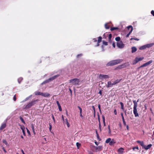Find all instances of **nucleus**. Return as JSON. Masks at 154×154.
<instances>
[{
  "instance_id": "obj_55",
  "label": "nucleus",
  "mask_w": 154,
  "mask_h": 154,
  "mask_svg": "<svg viewBox=\"0 0 154 154\" xmlns=\"http://www.w3.org/2000/svg\"><path fill=\"white\" fill-rule=\"evenodd\" d=\"M123 122L124 125L125 126L126 125V123L125 121H123Z\"/></svg>"
},
{
  "instance_id": "obj_41",
  "label": "nucleus",
  "mask_w": 154,
  "mask_h": 154,
  "mask_svg": "<svg viewBox=\"0 0 154 154\" xmlns=\"http://www.w3.org/2000/svg\"><path fill=\"white\" fill-rule=\"evenodd\" d=\"M135 149H136L137 150L139 149V148L138 146H136L135 147H134L132 148V149L133 150H134Z\"/></svg>"
},
{
  "instance_id": "obj_23",
  "label": "nucleus",
  "mask_w": 154,
  "mask_h": 154,
  "mask_svg": "<svg viewBox=\"0 0 154 154\" xmlns=\"http://www.w3.org/2000/svg\"><path fill=\"white\" fill-rule=\"evenodd\" d=\"M56 102L57 104V106L59 107V110L60 111H61L62 110V109L59 102L58 101H57Z\"/></svg>"
},
{
  "instance_id": "obj_42",
  "label": "nucleus",
  "mask_w": 154,
  "mask_h": 154,
  "mask_svg": "<svg viewBox=\"0 0 154 154\" xmlns=\"http://www.w3.org/2000/svg\"><path fill=\"white\" fill-rule=\"evenodd\" d=\"M103 45H108V43L106 42L103 41Z\"/></svg>"
},
{
  "instance_id": "obj_9",
  "label": "nucleus",
  "mask_w": 154,
  "mask_h": 154,
  "mask_svg": "<svg viewBox=\"0 0 154 154\" xmlns=\"http://www.w3.org/2000/svg\"><path fill=\"white\" fill-rule=\"evenodd\" d=\"M94 147L95 148L96 152H97L99 151H101L102 150L103 146H94Z\"/></svg>"
},
{
  "instance_id": "obj_24",
  "label": "nucleus",
  "mask_w": 154,
  "mask_h": 154,
  "mask_svg": "<svg viewBox=\"0 0 154 154\" xmlns=\"http://www.w3.org/2000/svg\"><path fill=\"white\" fill-rule=\"evenodd\" d=\"M153 62V61L152 60H150V61L147 62L145 63L146 65L147 66L149 65Z\"/></svg>"
},
{
  "instance_id": "obj_28",
  "label": "nucleus",
  "mask_w": 154,
  "mask_h": 154,
  "mask_svg": "<svg viewBox=\"0 0 154 154\" xmlns=\"http://www.w3.org/2000/svg\"><path fill=\"white\" fill-rule=\"evenodd\" d=\"M31 125V128H32V131L34 134H35L34 125L33 124H32Z\"/></svg>"
},
{
  "instance_id": "obj_37",
  "label": "nucleus",
  "mask_w": 154,
  "mask_h": 154,
  "mask_svg": "<svg viewBox=\"0 0 154 154\" xmlns=\"http://www.w3.org/2000/svg\"><path fill=\"white\" fill-rule=\"evenodd\" d=\"M32 95H31L30 96H29V97H26V99L24 100V101H27V100H28L31 97H32Z\"/></svg>"
},
{
  "instance_id": "obj_43",
  "label": "nucleus",
  "mask_w": 154,
  "mask_h": 154,
  "mask_svg": "<svg viewBox=\"0 0 154 154\" xmlns=\"http://www.w3.org/2000/svg\"><path fill=\"white\" fill-rule=\"evenodd\" d=\"M120 80H117L115 81V82L116 84L117 83H119L120 82Z\"/></svg>"
},
{
  "instance_id": "obj_27",
  "label": "nucleus",
  "mask_w": 154,
  "mask_h": 154,
  "mask_svg": "<svg viewBox=\"0 0 154 154\" xmlns=\"http://www.w3.org/2000/svg\"><path fill=\"white\" fill-rule=\"evenodd\" d=\"M111 140V139L110 138H109L106 140L105 141V143H109Z\"/></svg>"
},
{
  "instance_id": "obj_19",
  "label": "nucleus",
  "mask_w": 154,
  "mask_h": 154,
  "mask_svg": "<svg viewBox=\"0 0 154 154\" xmlns=\"http://www.w3.org/2000/svg\"><path fill=\"white\" fill-rule=\"evenodd\" d=\"M132 51L131 52L132 53H134L136 52L137 50V48L135 47H133L131 48Z\"/></svg>"
},
{
  "instance_id": "obj_3",
  "label": "nucleus",
  "mask_w": 154,
  "mask_h": 154,
  "mask_svg": "<svg viewBox=\"0 0 154 154\" xmlns=\"http://www.w3.org/2000/svg\"><path fill=\"white\" fill-rule=\"evenodd\" d=\"M38 101V100H32L25 106V109H28L30 108L32 106L35 105Z\"/></svg>"
},
{
  "instance_id": "obj_56",
  "label": "nucleus",
  "mask_w": 154,
  "mask_h": 154,
  "mask_svg": "<svg viewBox=\"0 0 154 154\" xmlns=\"http://www.w3.org/2000/svg\"><path fill=\"white\" fill-rule=\"evenodd\" d=\"M52 119H53V121H54V122H55V120L54 117V116L53 115H52Z\"/></svg>"
},
{
  "instance_id": "obj_16",
  "label": "nucleus",
  "mask_w": 154,
  "mask_h": 154,
  "mask_svg": "<svg viewBox=\"0 0 154 154\" xmlns=\"http://www.w3.org/2000/svg\"><path fill=\"white\" fill-rule=\"evenodd\" d=\"M98 38L97 43V46L100 45L99 43L101 42L102 38L101 36H99Z\"/></svg>"
},
{
  "instance_id": "obj_45",
  "label": "nucleus",
  "mask_w": 154,
  "mask_h": 154,
  "mask_svg": "<svg viewBox=\"0 0 154 154\" xmlns=\"http://www.w3.org/2000/svg\"><path fill=\"white\" fill-rule=\"evenodd\" d=\"M151 14L154 16V11L153 10H152L151 11Z\"/></svg>"
},
{
  "instance_id": "obj_31",
  "label": "nucleus",
  "mask_w": 154,
  "mask_h": 154,
  "mask_svg": "<svg viewBox=\"0 0 154 154\" xmlns=\"http://www.w3.org/2000/svg\"><path fill=\"white\" fill-rule=\"evenodd\" d=\"M111 38H112V34H109V35H108V39H109V42H111Z\"/></svg>"
},
{
  "instance_id": "obj_62",
  "label": "nucleus",
  "mask_w": 154,
  "mask_h": 154,
  "mask_svg": "<svg viewBox=\"0 0 154 154\" xmlns=\"http://www.w3.org/2000/svg\"><path fill=\"white\" fill-rule=\"evenodd\" d=\"M95 143L96 145L97 146L98 145L99 143L98 142H95Z\"/></svg>"
},
{
  "instance_id": "obj_7",
  "label": "nucleus",
  "mask_w": 154,
  "mask_h": 154,
  "mask_svg": "<svg viewBox=\"0 0 154 154\" xmlns=\"http://www.w3.org/2000/svg\"><path fill=\"white\" fill-rule=\"evenodd\" d=\"M117 46L120 48H124L125 45L122 41H120L117 42Z\"/></svg>"
},
{
  "instance_id": "obj_20",
  "label": "nucleus",
  "mask_w": 154,
  "mask_h": 154,
  "mask_svg": "<svg viewBox=\"0 0 154 154\" xmlns=\"http://www.w3.org/2000/svg\"><path fill=\"white\" fill-rule=\"evenodd\" d=\"M115 143V142L114 139H112L109 142V145L110 146H112Z\"/></svg>"
},
{
  "instance_id": "obj_2",
  "label": "nucleus",
  "mask_w": 154,
  "mask_h": 154,
  "mask_svg": "<svg viewBox=\"0 0 154 154\" xmlns=\"http://www.w3.org/2000/svg\"><path fill=\"white\" fill-rule=\"evenodd\" d=\"M138 100L136 102V100H133V102L134 103V106L133 107V113L135 117H138L139 116L137 112V103L138 102Z\"/></svg>"
},
{
  "instance_id": "obj_22",
  "label": "nucleus",
  "mask_w": 154,
  "mask_h": 154,
  "mask_svg": "<svg viewBox=\"0 0 154 154\" xmlns=\"http://www.w3.org/2000/svg\"><path fill=\"white\" fill-rule=\"evenodd\" d=\"M126 63H124L123 64H122L121 65H120L119 66V68H123L125 67L126 66Z\"/></svg>"
},
{
  "instance_id": "obj_48",
  "label": "nucleus",
  "mask_w": 154,
  "mask_h": 154,
  "mask_svg": "<svg viewBox=\"0 0 154 154\" xmlns=\"http://www.w3.org/2000/svg\"><path fill=\"white\" fill-rule=\"evenodd\" d=\"M16 95H15L14 96V98H13V100H14V101H16Z\"/></svg>"
},
{
  "instance_id": "obj_17",
  "label": "nucleus",
  "mask_w": 154,
  "mask_h": 154,
  "mask_svg": "<svg viewBox=\"0 0 154 154\" xmlns=\"http://www.w3.org/2000/svg\"><path fill=\"white\" fill-rule=\"evenodd\" d=\"M6 126V124L5 123H3L2 125L0 127V130H2L5 128Z\"/></svg>"
},
{
  "instance_id": "obj_57",
  "label": "nucleus",
  "mask_w": 154,
  "mask_h": 154,
  "mask_svg": "<svg viewBox=\"0 0 154 154\" xmlns=\"http://www.w3.org/2000/svg\"><path fill=\"white\" fill-rule=\"evenodd\" d=\"M52 128V126L51 125H50L49 130L50 131L51 130Z\"/></svg>"
},
{
  "instance_id": "obj_60",
  "label": "nucleus",
  "mask_w": 154,
  "mask_h": 154,
  "mask_svg": "<svg viewBox=\"0 0 154 154\" xmlns=\"http://www.w3.org/2000/svg\"><path fill=\"white\" fill-rule=\"evenodd\" d=\"M126 127V128H127V130H128L129 128L128 126V125H127Z\"/></svg>"
},
{
  "instance_id": "obj_15",
  "label": "nucleus",
  "mask_w": 154,
  "mask_h": 154,
  "mask_svg": "<svg viewBox=\"0 0 154 154\" xmlns=\"http://www.w3.org/2000/svg\"><path fill=\"white\" fill-rule=\"evenodd\" d=\"M112 83L111 81H109L107 83V85L106 86L107 88L112 87Z\"/></svg>"
},
{
  "instance_id": "obj_30",
  "label": "nucleus",
  "mask_w": 154,
  "mask_h": 154,
  "mask_svg": "<svg viewBox=\"0 0 154 154\" xmlns=\"http://www.w3.org/2000/svg\"><path fill=\"white\" fill-rule=\"evenodd\" d=\"M23 78L22 77H20L18 79V82L20 84L21 81L23 80Z\"/></svg>"
},
{
  "instance_id": "obj_52",
  "label": "nucleus",
  "mask_w": 154,
  "mask_h": 154,
  "mask_svg": "<svg viewBox=\"0 0 154 154\" xmlns=\"http://www.w3.org/2000/svg\"><path fill=\"white\" fill-rule=\"evenodd\" d=\"M82 56V54H78L77 55V57H79L81 56Z\"/></svg>"
},
{
  "instance_id": "obj_32",
  "label": "nucleus",
  "mask_w": 154,
  "mask_h": 154,
  "mask_svg": "<svg viewBox=\"0 0 154 154\" xmlns=\"http://www.w3.org/2000/svg\"><path fill=\"white\" fill-rule=\"evenodd\" d=\"M20 119L21 120V122L24 124H25V122L24 121V120L23 119L21 116H20Z\"/></svg>"
},
{
  "instance_id": "obj_54",
  "label": "nucleus",
  "mask_w": 154,
  "mask_h": 154,
  "mask_svg": "<svg viewBox=\"0 0 154 154\" xmlns=\"http://www.w3.org/2000/svg\"><path fill=\"white\" fill-rule=\"evenodd\" d=\"M98 119L99 121V123L100 122V116L99 115H98Z\"/></svg>"
},
{
  "instance_id": "obj_58",
  "label": "nucleus",
  "mask_w": 154,
  "mask_h": 154,
  "mask_svg": "<svg viewBox=\"0 0 154 154\" xmlns=\"http://www.w3.org/2000/svg\"><path fill=\"white\" fill-rule=\"evenodd\" d=\"M142 66L143 67H145V66H146V64L145 63L144 64H143V65H142Z\"/></svg>"
},
{
  "instance_id": "obj_29",
  "label": "nucleus",
  "mask_w": 154,
  "mask_h": 154,
  "mask_svg": "<svg viewBox=\"0 0 154 154\" xmlns=\"http://www.w3.org/2000/svg\"><path fill=\"white\" fill-rule=\"evenodd\" d=\"M146 48V45L140 47V50H143Z\"/></svg>"
},
{
  "instance_id": "obj_51",
  "label": "nucleus",
  "mask_w": 154,
  "mask_h": 154,
  "mask_svg": "<svg viewBox=\"0 0 154 154\" xmlns=\"http://www.w3.org/2000/svg\"><path fill=\"white\" fill-rule=\"evenodd\" d=\"M112 46L114 48H115V43L114 42L112 43Z\"/></svg>"
},
{
  "instance_id": "obj_8",
  "label": "nucleus",
  "mask_w": 154,
  "mask_h": 154,
  "mask_svg": "<svg viewBox=\"0 0 154 154\" xmlns=\"http://www.w3.org/2000/svg\"><path fill=\"white\" fill-rule=\"evenodd\" d=\"M109 77V76L108 75H103V74H100L99 76V78L101 79H107Z\"/></svg>"
},
{
  "instance_id": "obj_49",
  "label": "nucleus",
  "mask_w": 154,
  "mask_h": 154,
  "mask_svg": "<svg viewBox=\"0 0 154 154\" xmlns=\"http://www.w3.org/2000/svg\"><path fill=\"white\" fill-rule=\"evenodd\" d=\"M114 113L115 115H117V112H116V109H115L114 110Z\"/></svg>"
},
{
  "instance_id": "obj_5",
  "label": "nucleus",
  "mask_w": 154,
  "mask_h": 154,
  "mask_svg": "<svg viewBox=\"0 0 154 154\" xmlns=\"http://www.w3.org/2000/svg\"><path fill=\"white\" fill-rule=\"evenodd\" d=\"M69 82L71 83L72 85H79V79L77 78L70 79L69 80Z\"/></svg>"
},
{
  "instance_id": "obj_35",
  "label": "nucleus",
  "mask_w": 154,
  "mask_h": 154,
  "mask_svg": "<svg viewBox=\"0 0 154 154\" xmlns=\"http://www.w3.org/2000/svg\"><path fill=\"white\" fill-rule=\"evenodd\" d=\"M76 145L78 149H79V147H80L81 145V144L78 142L76 143Z\"/></svg>"
},
{
  "instance_id": "obj_40",
  "label": "nucleus",
  "mask_w": 154,
  "mask_h": 154,
  "mask_svg": "<svg viewBox=\"0 0 154 154\" xmlns=\"http://www.w3.org/2000/svg\"><path fill=\"white\" fill-rule=\"evenodd\" d=\"M118 29V28L117 27H112L111 29V31H113L114 30L117 29Z\"/></svg>"
},
{
  "instance_id": "obj_63",
  "label": "nucleus",
  "mask_w": 154,
  "mask_h": 154,
  "mask_svg": "<svg viewBox=\"0 0 154 154\" xmlns=\"http://www.w3.org/2000/svg\"><path fill=\"white\" fill-rule=\"evenodd\" d=\"M69 91L71 94H72V91L71 89L70 88H69Z\"/></svg>"
},
{
  "instance_id": "obj_10",
  "label": "nucleus",
  "mask_w": 154,
  "mask_h": 154,
  "mask_svg": "<svg viewBox=\"0 0 154 154\" xmlns=\"http://www.w3.org/2000/svg\"><path fill=\"white\" fill-rule=\"evenodd\" d=\"M127 28L128 29H129L130 28L131 30L130 31L129 33L126 35V37H128L131 34V33L132 32V31H133V27L131 26H128Z\"/></svg>"
},
{
  "instance_id": "obj_12",
  "label": "nucleus",
  "mask_w": 154,
  "mask_h": 154,
  "mask_svg": "<svg viewBox=\"0 0 154 154\" xmlns=\"http://www.w3.org/2000/svg\"><path fill=\"white\" fill-rule=\"evenodd\" d=\"M49 94L47 93H42V96L45 97H48L50 96Z\"/></svg>"
},
{
  "instance_id": "obj_44",
  "label": "nucleus",
  "mask_w": 154,
  "mask_h": 154,
  "mask_svg": "<svg viewBox=\"0 0 154 154\" xmlns=\"http://www.w3.org/2000/svg\"><path fill=\"white\" fill-rule=\"evenodd\" d=\"M102 119H103V122H105V117L103 116H102Z\"/></svg>"
},
{
  "instance_id": "obj_21",
  "label": "nucleus",
  "mask_w": 154,
  "mask_h": 154,
  "mask_svg": "<svg viewBox=\"0 0 154 154\" xmlns=\"http://www.w3.org/2000/svg\"><path fill=\"white\" fill-rule=\"evenodd\" d=\"M42 92H40L38 91H36L35 92V95H42Z\"/></svg>"
},
{
  "instance_id": "obj_1",
  "label": "nucleus",
  "mask_w": 154,
  "mask_h": 154,
  "mask_svg": "<svg viewBox=\"0 0 154 154\" xmlns=\"http://www.w3.org/2000/svg\"><path fill=\"white\" fill-rule=\"evenodd\" d=\"M123 61L122 59H117L111 60L108 62L106 64L107 66H112L117 64Z\"/></svg>"
},
{
  "instance_id": "obj_18",
  "label": "nucleus",
  "mask_w": 154,
  "mask_h": 154,
  "mask_svg": "<svg viewBox=\"0 0 154 154\" xmlns=\"http://www.w3.org/2000/svg\"><path fill=\"white\" fill-rule=\"evenodd\" d=\"M154 45V43H152L146 45V48H149L153 46Z\"/></svg>"
},
{
  "instance_id": "obj_36",
  "label": "nucleus",
  "mask_w": 154,
  "mask_h": 154,
  "mask_svg": "<svg viewBox=\"0 0 154 154\" xmlns=\"http://www.w3.org/2000/svg\"><path fill=\"white\" fill-rule=\"evenodd\" d=\"M101 128V125L100 124V122L99 124V128L100 129V131H102Z\"/></svg>"
},
{
  "instance_id": "obj_13",
  "label": "nucleus",
  "mask_w": 154,
  "mask_h": 154,
  "mask_svg": "<svg viewBox=\"0 0 154 154\" xmlns=\"http://www.w3.org/2000/svg\"><path fill=\"white\" fill-rule=\"evenodd\" d=\"M152 146V145L151 144H149L147 146H145V145L144 146H143V148H144L145 150H148Z\"/></svg>"
},
{
  "instance_id": "obj_14",
  "label": "nucleus",
  "mask_w": 154,
  "mask_h": 154,
  "mask_svg": "<svg viewBox=\"0 0 154 154\" xmlns=\"http://www.w3.org/2000/svg\"><path fill=\"white\" fill-rule=\"evenodd\" d=\"M137 142V143L140 144L142 147L145 146L143 141L138 140Z\"/></svg>"
},
{
  "instance_id": "obj_59",
  "label": "nucleus",
  "mask_w": 154,
  "mask_h": 154,
  "mask_svg": "<svg viewBox=\"0 0 154 154\" xmlns=\"http://www.w3.org/2000/svg\"><path fill=\"white\" fill-rule=\"evenodd\" d=\"M2 149L3 150V151H4V152H5V153H6V150H5V149L4 148V147H3L2 148Z\"/></svg>"
},
{
  "instance_id": "obj_47",
  "label": "nucleus",
  "mask_w": 154,
  "mask_h": 154,
  "mask_svg": "<svg viewBox=\"0 0 154 154\" xmlns=\"http://www.w3.org/2000/svg\"><path fill=\"white\" fill-rule=\"evenodd\" d=\"M26 129L27 130V133L29 134H30V132L29 130H28V128H26Z\"/></svg>"
},
{
  "instance_id": "obj_11",
  "label": "nucleus",
  "mask_w": 154,
  "mask_h": 154,
  "mask_svg": "<svg viewBox=\"0 0 154 154\" xmlns=\"http://www.w3.org/2000/svg\"><path fill=\"white\" fill-rule=\"evenodd\" d=\"M120 104L121 105V109H122L123 110V111L125 113V115H126V110H124L123 103L122 102H120Z\"/></svg>"
},
{
  "instance_id": "obj_61",
  "label": "nucleus",
  "mask_w": 154,
  "mask_h": 154,
  "mask_svg": "<svg viewBox=\"0 0 154 154\" xmlns=\"http://www.w3.org/2000/svg\"><path fill=\"white\" fill-rule=\"evenodd\" d=\"M122 121L123 122V121H125L124 116L122 117Z\"/></svg>"
},
{
  "instance_id": "obj_53",
  "label": "nucleus",
  "mask_w": 154,
  "mask_h": 154,
  "mask_svg": "<svg viewBox=\"0 0 154 154\" xmlns=\"http://www.w3.org/2000/svg\"><path fill=\"white\" fill-rule=\"evenodd\" d=\"M66 125H67V126L68 127H69V126H70L69 124V123L68 122H67L66 123Z\"/></svg>"
},
{
  "instance_id": "obj_34",
  "label": "nucleus",
  "mask_w": 154,
  "mask_h": 154,
  "mask_svg": "<svg viewBox=\"0 0 154 154\" xmlns=\"http://www.w3.org/2000/svg\"><path fill=\"white\" fill-rule=\"evenodd\" d=\"M115 40L117 41H119L120 40V38L119 37H117L115 38Z\"/></svg>"
},
{
  "instance_id": "obj_38",
  "label": "nucleus",
  "mask_w": 154,
  "mask_h": 154,
  "mask_svg": "<svg viewBox=\"0 0 154 154\" xmlns=\"http://www.w3.org/2000/svg\"><path fill=\"white\" fill-rule=\"evenodd\" d=\"M78 108L80 110V114L82 113V109L79 106H78Z\"/></svg>"
},
{
  "instance_id": "obj_33",
  "label": "nucleus",
  "mask_w": 154,
  "mask_h": 154,
  "mask_svg": "<svg viewBox=\"0 0 154 154\" xmlns=\"http://www.w3.org/2000/svg\"><path fill=\"white\" fill-rule=\"evenodd\" d=\"M105 27L106 29H109V26L107 25V23H106L105 24Z\"/></svg>"
},
{
  "instance_id": "obj_4",
  "label": "nucleus",
  "mask_w": 154,
  "mask_h": 154,
  "mask_svg": "<svg viewBox=\"0 0 154 154\" xmlns=\"http://www.w3.org/2000/svg\"><path fill=\"white\" fill-rule=\"evenodd\" d=\"M59 76V75H55L51 78H50L46 80L45 81H44L43 82H42L41 83L42 85H43L44 84H45L46 83H48L52 80L55 79L57 78V77H58Z\"/></svg>"
},
{
  "instance_id": "obj_64",
  "label": "nucleus",
  "mask_w": 154,
  "mask_h": 154,
  "mask_svg": "<svg viewBox=\"0 0 154 154\" xmlns=\"http://www.w3.org/2000/svg\"><path fill=\"white\" fill-rule=\"evenodd\" d=\"M80 117H81V118H83V116L82 115V113L80 114Z\"/></svg>"
},
{
  "instance_id": "obj_6",
  "label": "nucleus",
  "mask_w": 154,
  "mask_h": 154,
  "mask_svg": "<svg viewBox=\"0 0 154 154\" xmlns=\"http://www.w3.org/2000/svg\"><path fill=\"white\" fill-rule=\"evenodd\" d=\"M144 59L143 57L138 58L136 57L133 62V64L135 65L139 61L142 60Z\"/></svg>"
},
{
  "instance_id": "obj_39",
  "label": "nucleus",
  "mask_w": 154,
  "mask_h": 154,
  "mask_svg": "<svg viewBox=\"0 0 154 154\" xmlns=\"http://www.w3.org/2000/svg\"><path fill=\"white\" fill-rule=\"evenodd\" d=\"M3 143H5V145H7L8 143L6 140L3 139Z\"/></svg>"
},
{
  "instance_id": "obj_46",
  "label": "nucleus",
  "mask_w": 154,
  "mask_h": 154,
  "mask_svg": "<svg viewBox=\"0 0 154 154\" xmlns=\"http://www.w3.org/2000/svg\"><path fill=\"white\" fill-rule=\"evenodd\" d=\"M98 108L99 109V111L100 112H101V109H100V104H99L98 105Z\"/></svg>"
},
{
  "instance_id": "obj_25",
  "label": "nucleus",
  "mask_w": 154,
  "mask_h": 154,
  "mask_svg": "<svg viewBox=\"0 0 154 154\" xmlns=\"http://www.w3.org/2000/svg\"><path fill=\"white\" fill-rule=\"evenodd\" d=\"M124 149L122 148H120L118 150V152L120 153H122L123 152Z\"/></svg>"
},
{
  "instance_id": "obj_50",
  "label": "nucleus",
  "mask_w": 154,
  "mask_h": 154,
  "mask_svg": "<svg viewBox=\"0 0 154 154\" xmlns=\"http://www.w3.org/2000/svg\"><path fill=\"white\" fill-rule=\"evenodd\" d=\"M97 139L98 140H99L100 139V137L99 136L98 134H97Z\"/></svg>"
},
{
  "instance_id": "obj_26",
  "label": "nucleus",
  "mask_w": 154,
  "mask_h": 154,
  "mask_svg": "<svg viewBox=\"0 0 154 154\" xmlns=\"http://www.w3.org/2000/svg\"><path fill=\"white\" fill-rule=\"evenodd\" d=\"M24 128H25L24 126H23V127H21V129L22 130V132H23V135L24 136H25L26 134H25V133L24 130Z\"/></svg>"
}]
</instances>
